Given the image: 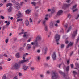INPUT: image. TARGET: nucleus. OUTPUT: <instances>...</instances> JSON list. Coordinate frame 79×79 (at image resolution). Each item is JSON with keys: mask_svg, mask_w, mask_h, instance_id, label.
Here are the masks:
<instances>
[{"mask_svg": "<svg viewBox=\"0 0 79 79\" xmlns=\"http://www.w3.org/2000/svg\"><path fill=\"white\" fill-rule=\"evenodd\" d=\"M51 78L52 79H56L58 78V76L56 75V72H53L52 74Z\"/></svg>", "mask_w": 79, "mask_h": 79, "instance_id": "1", "label": "nucleus"}, {"mask_svg": "<svg viewBox=\"0 0 79 79\" xmlns=\"http://www.w3.org/2000/svg\"><path fill=\"white\" fill-rule=\"evenodd\" d=\"M14 7L16 8V10H19L21 8L20 6L19 5L18 3H16L14 5Z\"/></svg>", "mask_w": 79, "mask_h": 79, "instance_id": "2", "label": "nucleus"}, {"mask_svg": "<svg viewBox=\"0 0 79 79\" xmlns=\"http://www.w3.org/2000/svg\"><path fill=\"white\" fill-rule=\"evenodd\" d=\"M13 68L15 69H19V68H20V66L18 64H15L13 66Z\"/></svg>", "mask_w": 79, "mask_h": 79, "instance_id": "3", "label": "nucleus"}, {"mask_svg": "<svg viewBox=\"0 0 79 79\" xmlns=\"http://www.w3.org/2000/svg\"><path fill=\"white\" fill-rule=\"evenodd\" d=\"M77 30L76 29L73 32V33L72 35V38H73L75 37V36L77 34Z\"/></svg>", "mask_w": 79, "mask_h": 79, "instance_id": "4", "label": "nucleus"}, {"mask_svg": "<svg viewBox=\"0 0 79 79\" xmlns=\"http://www.w3.org/2000/svg\"><path fill=\"white\" fill-rule=\"evenodd\" d=\"M55 37L56 40L57 42H58L59 40H60V36L58 34H56V35Z\"/></svg>", "mask_w": 79, "mask_h": 79, "instance_id": "5", "label": "nucleus"}, {"mask_svg": "<svg viewBox=\"0 0 79 79\" xmlns=\"http://www.w3.org/2000/svg\"><path fill=\"white\" fill-rule=\"evenodd\" d=\"M59 72L60 73V74H61V75H63L64 77V79H69V78H67L66 77H67V76L66 75H65V74H64V73H63V72H62V71H61L60 70L59 71Z\"/></svg>", "mask_w": 79, "mask_h": 79, "instance_id": "6", "label": "nucleus"}, {"mask_svg": "<svg viewBox=\"0 0 79 79\" xmlns=\"http://www.w3.org/2000/svg\"><path fill=\"white\" fill-rule=\"evenodd\" d=\"M52 57L53 60H55L56 58V53L55 52L53 53V54L52 56Z\"/></svg>", "mask_w": 79, "mask_h": 79, "instance_id": "7", "label": "nucleus"}, {"mask_svg": "<svg viewBox=\"0 0 79 79\" xmlns=\"http://www.w3.org/2000/svg\"><path fill=\"white\" fill-rule=\"evenodd\" d=\"M17 17L18 18H21L23 16V15L21 13L20 11L18 12V14L16 15Z\"/></svg>", "mask_w": 79, "mask_h": 79, "instance_id": "8", "label": "nucleus"}, {"mask_svg": "<svg viewBox=\"0 0 79 79\" xmlns=\"http://www.w3.org/2000/svg\"><path fill=\"white\" fill-rule=\"evenodd\" d=\"M47 50H48V48L46 47H45L44 48V50H43V52L44 53V55H46V54H47Z\"/></svg>", "mask_w": 79, "mask_h": 79, "instance_id": "9", "label": "nucleus"}, {"mask_svg": "<svg viewBox=\"0 0 79 79\" xmlns=\"http://www.w3.org/2000/svg\"><path fill=\"white\" fill-rule=\"evenodd\" d=\"M63 13V11L62 10H60L58 11L57 15L58 16H60V15H61Z\"/></svg>", "mask_w": 79, "mask_h": 79, "instance_id": "10", "label": "nucleus"}, {"mask_svg": "<svg viewBox=\"0 0 79 79\" xmlns=\"http://www.w3.org/2000/svg\"><path fill=\"white\" fill-rule=\"evenodd\" d=\"M49 17V15L48 14H46L45 16V17L44 18V19L47 21H48L49 19L48 17Z\"/></svg>", "mask_w": 79, "mask_h": 79, "instance_id": "11", "label": "nucleus"}, {"mask_svg": "<svg viewBox=\"0 0 79 79\" xmlns=\"http://www.w3.org/2000/svg\"><path fill=\"white\" fill-rule=\"evenodd\" d=\"M29 59H27L24 60H21L19 62V63H25V62H27V61H29Z\"/></svg>", "mask_w": 79, "mask_h": 79, "instance_id": "12", "label": "nucleus"}, {"mask_svg": "<svg viewBox=\"0 0 79 79\" xmlns=\"http://www.w3.org/2000/svg\"><path fill=\"white\" fill-rule=\"evenodd\" d=\"M22 68H23L24 70H27V69H29V67L28 66H26L25 65H24L23 66V67H22Z\"/></svg>", "mask_w": 79, "mask_h": 79, "instance_id": "13", "label": "nucleus"}, {"mask_svg": "<svg viewBox=\"0 0 79 79\" xmlns=\"http://www.w3.org/2000/svg\"><path fill=\"white\" fill-rule=\"evenodd\" d=\"M74 43L73 42H70L69 45L67 46V48H68L69 47L71 46Z\"/></svg>", "mask_w": 79, "mask_h": 79, "instance_id": "14", "label": "nucleus"}, {"mask_svg": "<svg viewBox=\"0 0 79 79\" xmlns=\"http://www.w3.org/2000/svg\"><path fill=\"white\" fill-rule=\"evenodd\" d=\"M31 12V10L29 9H27L26 11V13L27 15H29Z\"/></svg>", "mask_w": 79, "mask_h": 79, "instance_id": "15", "label": "nucleus"}, {"mask_svg": "<svg viewBox=\"0 0 79 79\" xmlns=\"http://www.w3.org/2000/svg\"><path fill=\"white\" fill-rule=\"evenodd\" d=\"M25 24L27 26H28L29 24V22L28 20H27L25 22Z\"/></svg>", "mask_w": 79, "mask_h": 79, "instance_id": "16", "label": "nucleus"}, {"mask_svg": "<svg viewBox=\"0 0 79 79\" xmlns=\"http://www.w3.org/2000/svg\"><path fill=\"white\" fill-rule=\"evenodd\" d=\"M12 10H13V8L10 7L7 10V11L8 12H11Z\"/></svg>", "mask_w": 79, "mask_h": 79, "instance_id": "17", "label": "nucleus"}, {"mask_svg": "<svg viewBox=\"0 0 79 79\" xmlns=\"http://www.w3.org/2000/svg\"><path fill=\"white\" fill-rule=\"evenodd\" d=\"M31 44H29L27 45V48H28V49H29L30 48H31Z\"/></svg>", "mask_w": 79, "mask_h": 79, "instance_id": "18", "label": "nucleus"}, {"mask_svg": "<svg viewBox=\"0 0 79 79\" xmlns=\"http://www.w3.org/2000/svg\"><path fill=\"white\" fill-rule=\"evenodd\" d=\"M70 5V4L67 5L66 4H64L63 6V7H68V6H69Z\"/></svg>", "mask_w": 79, "mask_h": 79, "instance_id": "19", "label": "nucleus"}, {"mask_svg": "<svg viewBox=\"0 0 79 79\" xmlns=\"http://www.w3.org/2000/svg\"><path fill=\"white\" fill-rule=\"evenodd\" d=\"M12 6V4L11 3H7L6 5V6L7 7H8V6Z\"/></svg>", "mask_w": 79, "mask_h": 79, "instance_id": "20", "label": "nucleus"}, {"mask_svg": "<svg viewBox=\"0 0 79 79\" xmlns=\"http://www.w3.org/2000/svg\"><path fill=\"white\" fill-rule=\"evenodd\" d=\"M50 28H52L53 27V24L52 22H51L50 24Z\"/></svg>", "mask_w": 79, "mask_h": 79, "instance_id": "21", "label": "nucleus"}, {"mask_svg": "<svg viewBox=\"0 0 79 79\" xmlns=\"http://www.w3.org/2000/svg\"><path fill=\"white\" fill-rule=\"evenodd\" d=\"M72 26H70L68 28V30L67 31V32H69V31H70L71 30V29H72Z\"/></svg>", "mask_w": 79, "mask_h": 79, "instance_id": "22", "label": "nucleus"}, {"mask_svg": "<svg viewBox=\"0 0 79 79\" xmlns=\"http://www.w3.org/2000/svg\"><path fill=\"white\" fill-rule=\"evenodd\" d=\"M29 36V34H24V35H23V37H27Z\"/></svg>", "mask_w": 79, "mask_h": 79, "instance_id": "23", "label": "nucleus"}, {"mask_svg": "<svg viewBox=\"0 0 79 79\" xmlns=\"http://www.w3.org/2000/svg\"><path fill=\"white\" fill-rule=\"evenodd\" d=\"M40 39V37L37 36L36 38V40L35 41V42H37V41H38V40H39Z\"/></svg>", "mask_w": 79, "mask_h": 79, "instance_id": "24", "label": "nucleus"}, {"mask_svg": "<svg viewBox=\"0 0 79 79\" xmlns=\"http://www.w3.org/2000/svg\"><path fill=\"white\" fill-rule=\"evenodd\" d=\"M44 30L46 32H48V27H47V26H45Z\"/></svg>", "mask_w": 79, "mask_h": 79, "instance_id": "25", "label": "nucleus"}, {"mask_svg": "<svg viewBox=\"0 0 79 79\" xmlns=\"http://www.w3.org/2000/svg\"><path fill=\"white\" fill-rule=\"evenodd\" d=\"M15 56L16 57V58H19V53H17L15 55Z\"/></svg>", "mask_w": 79, "mask_h": 79, "instance_id": "26", "label": "nucleus"}, {"mask_svg": "<svg viewBox=\"0 0 79 79\" xmlns=\"http://www.w3.org/2000/svg\"><path fill=\"white\" fill-rule=\"evenodd\" d=\"M23 21V19H22L19 18L17 20V22H19V21Z\"/></svg>", "mask_w": 79, "mask_h": 79, "instance_id": "27", "label": "nucleus"}, {"mask_svg": "<svg viewBox=\"0 0 79 79\" xmlns=\"http://www.w3.org/2000/svg\"><path fill=\"white\" fill-rule=\"evenodd\" d=\"M37 61L38 62H39V60H40V56H38L37 57Z\"/></svg>", "mask_w": 79, "mask_h": 79, "instance_id": "28", "label": "nucleus"}, {"mask_svg": "<svg viewBox=\"0 0 79 79\" xmlns=\"http://www.w3.org/2000/svg\"><path fill=\"white\" fill-rule=\"evenodd\" d=\"M21 31L22 32L19 33V35L23 34V32H24V30H23V29H22L21 30Z\"/></svg>", "mask_w": 79, "mask_h": 79, "instance_id": "29", "label": "nucleus"}, {"mask_svg": "<svg viewBox=\"0 0 79 79\" xmlns=\"http://www.w3.org/2000/svg\"><path fill=\"white\" fill-rule=\"evenodd\" d=\"M2 79H6V75H4L2 77Z\"/></svg>", "mask_w": 79, "mask_h": 79, "instance_id": "30", "label": "nucleus"}, {"mask_svg": "<svg viewBox=\"0 0 79 79\" xmlns=\"http://www.w3.org/2000/svg\"><path fill=\"white\" fill-rule=\"evenodd\" d=\"M75 65L77 68H79V65L77 63H75Z\"/></svg>", "mask_w": 79, "mask_h": 79, "instance_id": "31", "label": "nucleus"}, {"mask_svg": "<svg viewBox=\"0 0 79 79\" xmlns=\"http://www.w3.org/2000/svg\"><path fill=\"white\" fill-rule=\"evenodd\" d=\"M77 5H75V6H73V7L72 8V10H74V8H76V7L77 6Z\"/></svg>", "mask_w": 79, "mask_h": 79, "instance_id": "32", "label": "nucleus"}, {"mask_svg": "<svg viewBox=\"0 0 79 79\" xmlns=\"http://www.w3.org/2000/svg\"><path fill=\"white\" fill-rule=\"evenodd\" d=\"M31 4L32 5H34V6L36 5V3L35 2H31Z\"/></svg>", "mask_w": 79, "mask_h": 79, "instance_id": "33", "label": "nucleus"}, {"mask_svg": "<svg viewBox=\"0 0 79 79\" xmlns=\"http://www.w3.org/2000/svg\"><path fill=\"white\" fill-rule=\"evenodd\" d=\"M23 50H24V48L22 47L20 48L19 50L20 51H22V52H23Z\"/></svg>", "mask_w": 79, "mask_h": 79, "instance_id": "34", "label": "nucleus"}, {"mask_svg": "<svg viewBox=\"0 0 79 79\" xmlns=\"http://www.w3.org/2000/svg\"><path fill=\"white\" fill-rule=\"evenodd\" d=\"M46 22H47V21H46L45 20L43 21V23L44 25H45V23H46Z\"/></svg>", "mask_w": 79, "mask_h": 79, "instance_id": "35", "label": "nucleus"}, {"mask_svg": "<svg viewBox=\"0 0 79 79\" xmlns=\"http://www.w3.org/2000/svg\"><path fill=\"white\" fill-rule=\"evenodd\" d=\"M73 73L74 74V75H76V74H77V72L76 71H73Z\"/></svg>", "mask_w": 79, "mask_h": 79, "instance_id": "36", "label": "nucleus"}, {"mask_svg": "<svg viewBox=\"0 0 79 79\" xmlns=\"http://www.w3.org/2000/svg\"><path fill=\"white\" fill-rule=\"evenodd\" d=\"M10 24V22H8L7 23L6 25V26H8L9 24Z\"/></svg>", "mask_w": 79, "mask_h": 79, "instance_id": "37", "label": "nucleus"}, {"mask_svg": "<svg viewBox=\"0 0 79 79\" xmlns=\"http://www.w3.org/2000/svg\"><path fill=\"white\" fill-rule=\"evenodd\" d=\"M79 41V37H78L77 39H76V42L77 43H78Z\"/></svg>", "mask_w": 79, "mask_h": 79, "instance_id": "38", "label": "nucleus"}, {"mask_svg": "<svg viewBox=\"0 0 79 79\" xmlns=\"http://www.w3.org/2000/svg\"><path fill=\"white\" fill-rule=\"evenodd\" d=\"M63 28H61V30L60 31V32L61 33V32H63Z\"/></svg>", "mask_w": 79, "mask_h": 79, "instance_id": "39", "label": "nucleus"}, {"mask_svg": "<svg viewBox=\"0 0 79 79\" xmlns=\"http://www.w3.org/2000/svg\"><path fill=\"white\" fill-rule=\"evenodd\" d=\"M29 22L30 23H32V19H31V18H30L29 19Z\"/></svg>", "mask_w": 79, "mask_h": 79, "instance_id": "40", "label": "nucleus"}, {"mask_svg": "<svg viewBox=\"0 0 79 79\" xmlns=\"http://www.w3.org/2000/svg\"><path fill=\"white\" fill-rule=\"evenodd\" d=\"M0 18H2V19H3L5 18V17L2 15L0 16Z\"/></svg>", "mask_w": 79, "mask_h": 79, "instance_id": "41", "label": "nucleus"}, {"mask_svg": "<svg viewBox=\"0 0 79 79\" xmlns=\"http://www.w3.org/2000/svg\"><path fill=\"white\" fill-rule=\"evenodd\" d=\"M31 69L32 71H34L35 69L34 67H31Z\"/></svg>", "mask_w": 79, "mask_h": 79, "instance_id": "42", "label": "nucleus"}, {"mask_svg": "<svg viewBox=\"0 0 79 79\" xmlns=\"http://www.w3.org/2000/svg\"><path fill=\"white\" fill-rule=\"evenodd\" d=\"M31 44L32 45H35V42H32L31 43Z\"/></svg>", "mask_w": 79, "mask_h": 79, "instance_id": "43", "label": "nucleus"}, {"mask_svg": "<svg viewBox=\"0 0 79 79\" xmlns=\"http://www.w3.org/2000/svg\"><path fill=\"white\" fill-rule=\"evenodd\" d=\"M12 3H16V1H15V0H12Z\"/></svg>", "mask_w": 79, "mask_h": 79, "instance_id": "44", "label": "nucleus"}, {"mask_svg": "<svg viewBox=\"0 0 79 79\" xmlns=\"http://www.w3.org/2000/svg\"><path fill=\"white\" fill-rule=\"evenodd\" d=\"M66 70L67 71H69V66H67V67L66 68Z\"/></svg>", "mask_w": 79, "mask_h": 79, "instance_id": "45", "label": "nucleus"}, {"mask_svg": "<svg viewBox=\"0 0 79 79\" xmlns=\"http://www.w3.org/2000/svg\"><path fill=\"white\" fill-rule=\"evenodd\" d=\"M3 4L2 2H0V7H1L3 5Z\"/></svg>", "mask_w": 79, "mask_h": 79, "instance_id": "46", "label": "nucleus"}, {"mask_svg": "<svg viewBox=\"0 0 79 79\" xmlns=\"http://www.w3.org/2000/svg\"><path fill=\"white\" fill-rule=\"evenodd\" d=\"M61 47L62 48H64V45L62 44L61 46Z\"/></svg>", "mask_w": 79, "mask_h": 79, "instance_id": "47", "label": "nucleus"}, {"mask_svg": "<svg viewBox=\"0 0 79 79\" xmlns=\"http://www.w3.org/2000/svg\"><path fill=\"white\" fill-rule=\"evenodd\" d=\"M4 56H5V57H8V56H7V55L6 54H4L3 55Z\"/></svg>", "mask_w": 79, "mask_h": 79, "instance_id": "48", "label": "nucleus"}, {"mask_svg": "<svg viewBox=\"0 0 79 79\" xmlns=\"http://www.w3.org/2000/svg\"><path fill=\"white\" fill-rule=\"evenodd\" d=\"M77 9H76L75 10H73V12H75V11H77Z\"/></svg>", "mask_w": 79, "mask_h": 79, "instance_id": "49", "label": "nucleus"}, {"mask_svg": "<svg viewBox=\"0 0 79 79\" xmlns=\"http://www.w3.org/2000/svg\"><path fill=\"white\" fill-rule=\"evenodd\" d=\"M50 60V57H48L46 58V60Z\"/></svg>", "mask_w": 79, "mask_h": 79, "instance_id": "50", "label": "nucleus"}, {"mask_svg": "<svg viewBox=\"0 0 79 79\" xmlns=\"http://www.w3.org/2000/svg\"><path fill=\"white\" fill-rule=\"evenodd\" d=\"M70 2V0H67L66 1V2L68 3H69V2Z\"/></svg>", "mask_w": 79, "mask_h": 79, "instance_id": "51", "label": "nucleus"}, {"mask_svg": "<svg viewBox=\"0 0 79 79\" xmlns=\"http://www.w3.org/2000/svg\"><path fill=\"white\" fill-rule=\"evenodd\" d=\"M71 68H73L74 67V65H73V64H71Z\"/></svg>", "mask_w": 79, "mask_h": 79, "instance_id": "52", "label": "nucleus"}, {"mask_svg": "<svg viewBox=\"0 0 79 79\" xmlns=\"http://www.w3.org/2000/svg\"><path fill=\"white\" fill-rule=\"evenodd\" d=\"M13 79H18V77H17V76H15Z\"/></svg>", "mask_w": 79, "mask_h": 79, "instance_id": "53", "label": "nucleus"}, {"mask_svg": "<svg viewBox=\"0 0 79 79\" xmlns=\"http://www.w3.org/2000/svg\"><path fill=\"white\" fill-rule=\"evenodd\" d=\"M19 76H22V73H19Z\"/></svg>", "mask_w": 79, "mask_h": 79, "instance_id": "54", "label": "nucleus"}, {"mask_svg": "<svg viewBox=\"0 0 79 79\" xmlns=\"http://www.w3.org/2000/svg\"><path fill=\"white\" fill-rule=\"evenodd\" d=\"M8 40L6 39L5 40V42L6 43H8Z\"/></svg>", "mask_w": 79, "mask_h": 79, "instance_id": "55", "label": "nucleus"}, {"mask_svg": "<svg viewBox=\"0 0 79 79\" xmlns=\"http://www.w3.org/2000/svg\"><path fill=\"white\" fill-rule=\"evenodd\" d=\"M68 16L69 17H70H70H71V14H68Z\"/></svg>", "mask_w": 79, "mask_h": 79, "instance_id": "56", "label": "nucleus"}, {"mask_svg": "<svg viewBox=\"0 0 79 79\" xmlns=\"http://www.w3.org/2000/svg\"><path fill=\"white\" fill-rule=\"evenodd\" d=\"M68 27V25L66 24L65 25V29H66L67 28V27Z\"/></svg>", "mask_w": 79, "mask_h": 79, "instance_id": "57", "label": "nucleus"}, {"mask_svg": "<svg viewBox=\"0 0 79 79\" xmlns=\"http://www.w3.org/2000/svg\"><path fill=\"white\" fill-rule=\"evenodd\" d=\"M11 60L10 58H9L7 59V61H11Z\"/></svg>", "mask_w": 79, "mask_h": 79, "instance_id": "58", "label": "nucleus"}, {"mask_svg": "<svg viewBox=\"0 0 79 79\" xmlns=\"http://www.w3.org/2000/svg\"><path fill=\"white\" fill-rule=\"evenodd\" d=\"M57 23H60V20H57L56 21Z\"/></svg>", "mask_w": 79, "mask_h": 79, "instance_id": "59", "label": "nucleus"}, {"mask_svg": "<svg viewBox=\"0 0 79 79\" xmlns=\"http://www.w3.org/2000/svg\"><path fill=\"white\" fill-rule=\"evenodd\" d=\"M79 17V14H78V15L77 17H76V19H78V18Z\"/></svg>", "mask_w": 79, "mask_h": 79, "instance_id": "60", "label": "nucleus"}, {"mask_svg": "<svg viewBox=\"0 0 79 79\" xmlns=\"http://www.w3.org/2000/svg\"><path fill=\"white\" fill-rule=\"evenodd\" d=\"M27 42H31V40H28L27 41Z\"/></svg>", "mask_w": 79, "mask_h": 79, "instance_id": "61", "label": "nucleus"}, {"mask_svg": "<svg viewBox=\"0 0 79 79\" xmlns=\"http://www.w3.org/2000/svg\"><path fill=\"white\" fill-rule=\"evenodd\" d=\"M38 45H39L38 44H37V43H36L35 45L36 47H38Z\"/></svg>", "mask_w": 79, "mask_h": 79, "instance_id": "62", "label": "nucleus"}, {"mask_svg": "<svg viewBox=\"0 0 79 79\" xmlns=\"http://www.w3.org/2000/svg\"><path fill=\"white\" fill-rule=\"evenodd\" d=\"M40 76H41V77H44V75H41Z\"/></svg>", "mask_w": 79, "mask_h": 79, "instance_id": "63", "label": "nucleus"}, {"mask_svg": "<svg viewBox=\"0 0 79 79\" xmlns=\"http://www.w3.org/2000/svg\"><path fill=\"white\" fill-rule=\"evenodd\" d=\"M65 44H68V41H66Z\"/></svg>", "mask_w": 79, "mask_h": 79, "instance_id": "64", "label": "nucleus"}]
</instances>
